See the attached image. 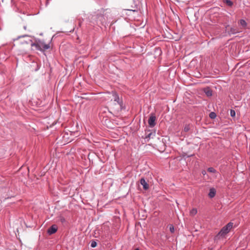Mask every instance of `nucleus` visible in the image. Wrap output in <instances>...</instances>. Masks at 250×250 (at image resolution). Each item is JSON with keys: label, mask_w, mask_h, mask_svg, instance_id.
I'll list each match as a JSON object with an SVG mask.
<instances>
[{"label": "nucleus", "mask_w": 250, "mask_h": 250, "mask_svg": "<svg viewBox=\"0 0 250 250\" xmlns=\"http://www.w3.org/2000/svg\"><path fill=\"white\" fill-rule=\"evenodd\" d=\"M146 136L145 139L148 142L151 138H153L156 135L155 131H150L149 130L146 132Z\"/></svg>", "instance_id": "3"}, {"label": "nucleus", "mask_w": 250, "mask_h": 250, "mask_svg": "<svg viewBox=\"0 0 250 250\" xmlns=\"http://www.w3.org/2000/svg\"><path fill=\"white\" fill-rule=\"evenodd\" d=\"M209 117L211 119H214L216 117V114L214 112H211L209 114Z\"/></svg>", "instance_id": "15"}, {"label": "nucleus", "mask_w": 250, "mask_h": 250, "mask_svg": "<svg viewBox=\"0 0 250 250\" xmlns=\"http://www.w3.org/2000/svg\"><path fill=\"white\" fill-rule=\"evenodd\" d=\"M190 129V126L189 125H186L184 127V131L185 132H188Z\"/></svg>", "instance_id": "17"}, {"label": "nucleus", "mask_w": 250, "mask_h": 250, "mask_svg": "<svg viewBox=\"0 0 250 250\" xmlns=\"http://www.w3.org/2000/svg\"><path fill=\"white\" fill-rule=\"evenodd\" d=\"M60 221L61 223H63L65 222V219L64 217H61L60 219Z\"/></svg>", "instance_id": "20"}, {"label": "nucleus", "mask_w": 250, "mask_h": 250, "mask_svg": "<svg viewBox=\"0 0 250 250\" xmlns=\"http://www.w3.org/2000/svg\"><path fill=\"white\" fill-rule=\"evenodd\" d=\"M156 116L154 114H151L149 118L148 123L150 127H153L156 125Z\"/></svg>", "instance_id": "4"}, {"label": "nucleus", "mask_w": 250, "mask_h": 250, "mask_svg": "<svg viewBox=\"0 0 250 250\" xmlns=\"http://www.w3.org/2000/svg\"><path fill=\"white\" fill-rule=\"evenodd\" d=\"M208 171L210 173H215L216 170L213 167H209L208 168Z\"/></svg>", "instance_id": "12"}, {"label": "nucleus", "mask_w": 250, "mask_h": 250, "mask_svg": "<svg viewBox=\"0 0 250 250\" xmlns=\"http://www.w3.org/2000/svg\"><path fill=\"white\" fill-rule=\"evenodd\" d=\"M31 45L32 46H35L37 50L40 51L46 50L50 47L49 44H46L44 42L40 41L37 43L32 42Z\"/></svg>", "instance_id": "2"}, {"label": "nucleus", "mask_w": 250, "mask_h": 250, "mask_svg": "<svg viewBox=\"0 0 250 250\" xmlns=\"http://www.w3.org/2000/svg\"><path fill=\"white\" fill-rule=\"evenodd\" d=\"M240 24L244 27H245L247 26V22L244 20H241L240 21Z\"/></svg>", "instance_id": "11"}, {"label": "nucleus", "mask_w": 250, "mask_h": 250, "mask_svg": "<svg viewBox=\"0 0 250 250\" xmlns=\"http://www.w3.org/2000/svg\"><path fill=\"white\" fill-rule=\"evenodd\" d=\"M23 28H24V30H26V26H24L23 27Z\"/></svg>", "instance_id": "24"}, {"label": "nucleus", "mask_w": 250, "mask_h": 250, "mask_svg": "<svg viewBox=\"0 0 250 250\" xmlns=\"http://www.w3.org/2000/svg\"><path fill=\"white\" fill-rule=\"evenodd\" d=\"M226 4L229 6H231L233 5V2L230 0H225Z\"/></svg>", "instance_id": "13"}, {"label": "nucleus", "mask_w": 250, "mask_h": 250, "mask_svg": "<svg viewBox=\"0 0 250 250\" xmlns=\"http://www.w3.org/2000/svg\"><path fill=\"white\" fill-rule=\"evenodd\" d=\"M29 42H32V41L30 39H29L28 41H25V42L26 43H28Z\"/></svg>", "instance_id": "21"}, {"label": "nucleus", "mask_w": 250, "mask_h": 250, "mask_svg": "<svg viewBox=\"0 0 250 250\" xmlns=\"http://www.w3.org/2000/svg\"><path fill=\"white\" fill-rule=\"evenodd\" d=\"M90 246L92 248H95L97 246V242L95 241H92Z\"/></svg>", "instance_id": "14"}, {"label": "nucleus", "mask_w": 250, "mask_h": 250, "mask_svg": "<svg viewBox=\"0 0 250 250\" xmlns=\"http://www.w3.org/2000/svg\"><path fill=\"white\" fill-rule=\"evenodd\" d=\"M57 230V227L56 225H52L50 228H49L47 230L48 233L49 234H52L55 233Z\"/></svg>", "instance_id": "6"}, {"label": "nucleus", "mask_w": 250, "mask_h": 250, "mask_svg": "<svg viewBox=\"0 0 250 250\" xmlns=\"http://www.w3.org/2000/svg\"><path fill=\"white\" fill-rule=\"evenodd\" d=\"M230 116L232 117L235 116V111L234 110H231L230 112Z\"/></svg>", "instance_id": "18"}, {"label": "nucleus", "mask_w": 250, "mask_h": 250, "mask_svg": "<svg viewBox=\"0 0 250 250\" xmlns=\"http://www.w3.org/2000/svg\"><path fill=\"white\" fill-rule=\"evenodd\" d=\"M202 173L203 175H205L206 174V171L205 170H203Z\"/></svg>", "instance_id": "23"}, {"label": "nucleus", "mask_w": 250, "mask_h": 250, "mask_svg": "<svg viewBox=\"0 0 250 250\" xmlns=\"http://www.w3.org/2000/svg\"><path fill=\"white\" fill-rule=\"evenodd\" d=\"M206 94L208 97L211 96L212 95V91L208 90L207 91H206Z\"/></svg>", "instance_id": "16"}, {"label": "nucleus", "mask_w": 250, "mask_h": 250, "mask_svg": "<svg viewBox=\"0 0 250 250\" xmlns=\"http://www.w3.org/2000/svg\"><path fill=\"white\" fill-rule=\"evenodd\" d=\"M216 194V190L214 188H211L209 190V192L208 193V196L210 198H213L215 196Z\"/></svg>", "instance_id": "8"}, {"label": "nucleus", "mask_w": 250, "mask_h": 250, "mask_svg": "<svg viewBox=\"0 0 250 250\" xmlns=\"http://www.w3.org/2000/svg\"><path fill=\"white\" fill-rule=\"evenodd\" d=\"M140 183L143 186L144 189L146 190L149 188L148 184L147 183L144 178L141 179Z\"/></svg>", "instance_id": "7"}, {"label": "nucleus", "mask_w": 250, "mask_h": 250, "mask_svg": "<svg viewBox=\"0 0 250 250\" xmlns=\"http://www.w3.org/2000/svg\"><path fill=\"white\" fill-rule=\"evenodd\" d=\"M169 230L171 233H173L174 232V228L173 226L170 225L169 226Z\"/></svg>", "instance_id": "19"}, {"label": "nucleus", "mask_w": 250, "mask_h": 250, "mask_svg": "<svg viewBox=\"0 0 250 250\" xmlns=\"http://www.w3.org/2000/svg\"><path fill=\"white\" fill-rule=\"evenodd\" d=\"M197 213V210L196 208H192L190 211V215L191 216L195 215Z\"/></svg>", "instance_id": "9"}, {"label": "nucleus", "mask_w": 250, "mask_h": 250, "mask_svg": "<svg viewBox=\"0 0 250 250\" xmlns=\"http://www.w3.org/2000/svg\"><path fill=\"white\" fill-rule=\"evenodd\" d=\"M28 37V36H27V35H23V36H19V37H18V38H20L21 37Z\"/></svg>", "instance_id": "22"}, {"label": "nucleus", "mask_w": 250, "mask_h": 250, "mask_svg": "<svg viewBox=\"0 0 250 250\" xmlns=\"http://www.w3.org/2000/svg\"><path fill=\"white\" fill-rule=\"evenodd\" d=\"M233 223L229 222L222 228L219 233L215 237L216 239H219L225 237L226 235L228 233L233 227Z\"/></svg>", "instance_id": "1"}, {"label": "nucleus", "mask_w": 250, "mask_h": 250, "mask_svg": "<svg viewBox=\"0 0 250 250\" xmlns=\"http://www.w3.org/2000/svg\"><path fill=\"white\" fill-rule=\"evenodd\" d=\"M230 32L231 34H234L235 33H237L239 32L238 30H237L236 28H231Z\"/></svg>", "instance_id": "10"}, {"label": "nucleus", "mask_w": 250, "mask_h": 250, "mask_svg": "<svg viewBox=\"0 0 250 250\" xmlns=\"http://www.w3.org/2000/svg\"><path fill=\"white\" fill-rule=\"evenodd\" d=\"M135 250H139V249L137 248V249H135Z\"/></svg>", "instance_id": "25"}, {"label": "nucleus", "mask_w": 250, "mask_h": 250, "mask_svg": "<svg viewBox=\"0 0 250 250\" xmlns=\"http://www.w3.org/2000/svg\"><path fill=\"white\" fill-rule=\"evenodd\" d=\"M112 96L114 99V101L116 102L119 104L121 105L122 102L121 101L119 95L115 92H112Z\"/></svg>", "instance_id": "5"}]
</instances>
